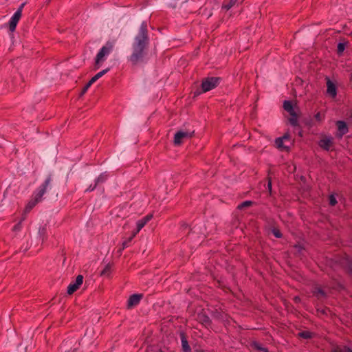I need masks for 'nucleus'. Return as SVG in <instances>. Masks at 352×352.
I'll return each mask as SVG.
<instances>
[{"label": "nucleus", "instance_id": "1", "mask_svg": "<svg viewBox=\"0 0 352 352\" xmlns=\"http://www.w3.org/2000/svg\"><path fill=\"white\" fill-rule=\"evenodd\" d=\"M147 32V23L143 21L140 25L138 34L135 37L133 53L129 58L133 64H137L144 57V51L148 41Z\"/></svg>", "mask_w": 352, "mask_h": 352}, {"label": "nucleus", "instance_id": "2", "mask_svg": "<svg viewBox=\"0 0 352 352\" xmlns=\"http://www.w3.org/2000/svg\"><path fill=\"white\" fill-rule=\"evenodd\" d=\"M115 45L114 41H107L104 45H103L95 58L94 69H99L102 63L107 60L108 56L113 51Z\"/></svg>", "mask_w": 352, "mask_h": 352}, {"label": "nucleus", "instance_id": "3", "mask_svg": "<svg viewBox=\"0 0 352 352\" xmlns=\"http://www.w3.org/2000/svg\"><path fill=\"white\" fill-rule=\"evenodd\" d=\"M52 181L51 176H48L44 182L34 192L32 197L38 201L42 200L43 196L47 191Z\"/></svg>", "mask_w": 352, "mask_h": 352}, {"label": "nucleus", "instance_id": "4", "mask_svg": "<svg viewBox=\"0 0 352 352\" xmlns=\"http://www.w3.org/2000/svg\"><path fill=\"white\" fill-rule=\"evenodd\" d=\"M221 80L218 77H208L201 83V88L204 92L209 91L218 86Z\"/></svg>", "mask_w": 352, "mask_h": 352}, {"label": "nucleus", "instance_id": "5", "mask_svg": "<svg viewBox=\"0 0 352 352\" xmlns=\"http://www.w3.org/2000/svg\"><path fill=\"white\" fill-rule=\"evenodd\" d=\"M83 276L82 275H78L76 280L72 282L67 287V294L71 295L74 293L79 287L82 284Z\"/></svg>", "mask_w": 352, "mask_h": 352}, {"label": "nucleus", "instance_id": "6", "mask_svg": "<svg viewBox=\"0 0 352 352\" xmlns=\"http://www.w3.org/2000/svg\"><path fill=\"white\" fill-rule=\"evenodd\" d=\"M21 16V9H18L14 14L12 16V17L10 19L9 21V29L10 32H14L16 30V25Z\"/></svg>", "mask_w": 352, "mask_h": 352}, {"label": "nucleus", "instance_id": "7", "mask_svg": "<svg viewBox=\"0 0 352 352\" xmlns=\"http://www.w3.org/2000/svg\"><path fill=\"white\" fill-rule=\"evenodd\" d=\"M336 126L338 127L337 137L342 138L344 135L348 133V126L346 123L342 120H338L336 122Z\"/></svg>", "mask_w": 352, "mask_h": 352}, {"label": "nucleus", "instance_id": "8", "mask_svg": "<svg viewBox=\"0 0 352 352\" xmlns=\"http://www.w3.org/2000/svg\"><path fill=\"white\" fill-rule=\"evenodd\" d=\"M191 135L190 133L188 132H186V131H177L175 134V137H174V143L176 145H179L181 144L182 142V140L184 139V138H188L189 137H190Z\"/></svg>", "mask_w": 352, "mask_h": 352}, {"label": "nucleus", "instance_id": "9", "mask_svg": "<svg viewBox=\"0 0 352 352\" xmlns=\"http://www.w3.org/2000/svg\"><path fill=\"white\" fill-rule=\"evenodd\" d=\"M333 143V138L330 136L325 137L322 139H321L319 142L318 145L323 148L325 151H329L331 146Z\"/></svg>", "mask_w": 352, "mask_h": 352}, {"label": "nucleus", "instance_id": "10", "mask_svg": "<svg viewBox=\"0 0 352 352\" xmlns=\"http://www.w3.org/2000/svg\"><path fill=\"white\" fill-rule=\"evenodd\" d=\"M142 297V294H133L131 295L127 302V305L129 307H132L139 304L141 298Z\"/></svg>", "mask_w": 352, "mask_h": 352}, {"label": "nucleus", "instance_id": "11", "mask_svg": "<svg viewBox=\"0 0 352 352\" xmlns=\"http://www.w3.org/2000/svg\"><path fill=\"white\" fill-rule=\"evenodd\" d=\"M327 93L330 96H331L332 97L334 98L337 94L336 87L335 84L333 82H332L330 80H328L327 82Z\"/></svg>", "mask_w": 352, "mask_h": 352}, {"label": "nucleus", "instance_id": "12", "mask_svg": "<svg viewBox=\"0 0 352 352\" xmlns=\"http://www.w3.org/2000/svg\"><path fill=\"white\" fill-rule=\"evenodd\" d=\"M182 347L184 352H191V348L184 333H181Z\"/></svg>", "mask_w": 352, "mask_h": 352}, {"label": "nucleus", "instance_id": "13", "mask_svg": "<svg viewBox=\"0 0 352 352\" xmlns=\"http://www.w3.org/2000/svg\"><path fill=\"white\" fill-rule=\"evenodd\" d=\"M39 201L32 197V199L27 204L25 210L24 215L30 212V210L38 203Z\"/></svg>", "mask_w": 352, "mask_h": 352}, {"label": "nucleus", "instance_id": "14", "mask_svg": "<svg viewBox=\"0 0 352 352\" xmlns=\"http://www.w3.org/2000/svg\"><path fill=\"white\" fill-rule=\"evenodd\" d=\"M110 70V68H107L105 69H103L98 73H97L95 76H94L91 80H89V85L94 84L95 82H96L99 78H100L102 76H103L105 74H107Z\"/></svg>", "mask_w": 352, "mask_h": 352}, {"label": "nucleus", "instance_id": "15", "mask_svg": "<svg viewBox=\"0 0 352 352\" xmlns=\"http://www.w3.org/2000/svg\"><path fill=\"white\" fill-rule=\"evenodd\" d=\"M275 144L276 147L282 151H287L289 148V146L284 144V140L281 138H276Z\"/></svg>", "mask_w": 352, "mask_h": 352}, {"label": "nucleus", "instance_id": "16", "mask_svg": "<svg viewBox=\"0 0 352 352\" xmlns=\"http://www.w3.org/2000/svg\"><path fill=\"white\" fill-rule=\"evenodd\" d=\"M284 109L287 111L289 114L295 113V110L293 107V104L291 101L285 100L283 103Z\"/></svg>", "mask_w": 352, "mask_h": 352}, {"label": "nucleus", "instance_id": "17", "mask_svg": "<svg viewBox=\"0 0 352 352\" xmlns=\"http://www.w3.org/2000/svg\"><path fill=\"white\" fill-rule=\"evenodd\" d=\"M38 234L39 239L41 241L42 243H43V241L46 239V234H47L46 228L44 227L40 228L38 230Z\"/></svg>", "mask_w": 352, "mask_h": 352}, {"label": "nucleus", "instance_id": "18", "mask_svg": "<svg viewBox=\"0 0 352 352\" xmlns=\"http://www.w3.org/2000/svg\"><path fill=\"white\" fill-rule=\"evenodd\" d=\"M108 177V175L106 173H101L96 179L95 183L96 184H100L104 182Z\"/></svg>", "mask_w": 352, "mask_h": 352}, {"label": "nucleus", "instance_id": "19", "mask_svg": "<svg viewBox=\"0 0 352 352\" xmlns=\"http://www.w3.org/2000/svg\"><path fill=\"white\" fill-rule=\"evenodd\" d=\"M290 116H291V117L289 119V122L290 124L293 126H298V116H297V114L296 113V112L292 114H290Z\"/></svg>", "mask_w": 352, "mask_h": 352}, {"label": "nucleus", "instance_id": "20", "mask_svg": "<svg viewBox=\"0 0 352 352\" xmlns=\"http://www.w3.org/2000/svg\"><path fill=\"white\" fill-rule=\"evenodd\" d=\"M135 235H136V234L133 232V234L128 239H126V240H124L122 242V250H124V249H125V248H128L129 246V244H130L131 241L135 236Z\"/></svg>", "mask_w": 352, "mask_h": 352}, {"label": "nucleus", "instance_id": "21", "mask_svg": "<svg viewBox=\"0 0 352 352\" xmlns=\"http://www.w3.org/2000/svg\"><path fill=\"white\" fill-rule=\"evenodd\" d=\"M346 43H344V42H340L338 44L337 52L339 55H341L343 53V52L344 51V50L346 48Z\"/></svg>", "mask_w": 352, "mask_h": 352}, {"label": "nucleus", "instance_id": "22", "mask_svg": "<svg viewBox=\"0 0 352 352\" xmlns=\"http://www.w3.org/2000/svg\"><path fill=\"white\" fill-rule=\"evenodd\" d=\"M333 352H352V349L347 346H338L333 350Z\"/></svg>", "mask_w": 352, "mask_h": 352}, {"label": "nucleus", "instance_id": "23", "mask_svg": "<svg viewBox=\"0 0 352 352\" xmlns=\"http://www.w3.org/2000/svg\"><path fill=\"white\" fill-rule=\"evenodd\" d=\"M136 225L137 229L133 232L137 234L144 227L145 224L144 223L143 221L140 219L137 221Z\"/></svg>", "mask_w": 352, "mask_h": 352}, {"label": "nucleus", "instance_id": "24", "mask_svg": "<svg viewBox=\"0 0 352 352\" xmlns=\"http://www.w3.org/2000/svg\"><path fill=\"white\" fill-rule=\"evenodd\" d=\"M299 336L302 338L308 339L311 338V333L307 331H301L299 333Z\"/></svg>", "mask_w": 352, "mask_h": 352}, {"label": "nucleus", "instance_id": "25", "mask_svg": "<svg viewBox=\"0 0 352 352\" xmlns=\"http://www.w3.org/2000/svg\"><path fill=\"white\" fill-rule=\"evenodd\" d=\"M25 216L23 215V217L21 218V221L14 226L13 231L18 232L21 230V223L25 220Z\"/></svg>", "mask_w": 352, "mask_h": 352}, {"label": "nucleus", "instance_id": "26", "mask_svg": "<svg viewBox=\"0 0 352 352\" xmlns=\"http://www.w3.org/2000/svg\"><path fill=\"white\" fill-rule=\"evenodd\" d=\"M252 204V202L251 201H245L238 206V208L241 209L245 207H248L251 206Z\"/></svg>", "mask_w": 352, "mask_h": 352}, {"label": "nucleus", "instance_id": "27", "mask_svg": "<svg viewBox=\"0 0 352 352\" xmlns=\"http://www.w3.org/2000/svg\"><path fill=\"white\" fill-rule=\"evenodd\" d=\"M254 346L258 350L262 351L263 352H268V349L265 347H262L259 343L258 342H254L253 343Z\"/></svg>", "mask_w": 352, "mask_h": 352}, {"label": "nucleus", "instance_id": "28", "mask_svg": "<svg viewBox=\"0 0 352 352\" xmlns=\"http://www.w3.org/2000/svg\"><path fill=\"white\" fill-rule=\"evenodd\" d=\"M237 0H230V3L223 6V8L228 10H230L236 2Z\"/></svg>", "mask_w": 352, "mask_h": 352}, {"label": "nucleus", "instance_id": "29", "mask_svg": "<svg viewBox=\"0 0 352 352\" xmlns=\"http://www.w3.org/2000/svg\"><path fill=\"white\" fill-rule=\"evenodd\" d=\"M314 293H315L316 296H325L324 292L322 289H320V288H317L316 289V291L314 292Z\"/></svg>", "mask_w": 352, "mask_h": 352}, {"label": "nucleus", "instance_id": "30", "mask_svg": "<svg viewBox=\"0 0 352 352\" xmlns=\"http://www.w3.org/2000/svg\"><path fill=\"white\" fill-rule=\"evenodd\" d=\"M337 203V200L333 195H331L329 197V204L331 206H335Z\"/></svg>", "mask_w": 352, "mask_h": 352}, {"label": "nucleus", "instance_id": "31", "mask_svg": "<svg viewBox=\"0 0 352 352\" xmlns=\"http://www.w3.org/2000/svg\"><path fill=\"white\" fill-rule=\"evenodd\" d=\"M153 217L152 214H148L143 218L141 219L143 221L144 223L146 225Z\"/></svg>", "mask_w": 352, "mask_h": 352}, {"label": "nucleus", "instance_id": "32", "mask_svg": "<svg viewBox=\"0 0 352 352\" xmlns=\"http://www.w3.org/2000/svg\"><path fill=\"white\" fill-rule=\"evenodd\" d=\"M153 217L152 214H148L143 218L141 219L143 221L144 223L146 225Z\"/></svg>", "mask_w": 352, "mask_h": 352}, {"label": "nucleus", "instance_id": "33", "mask_svg": "<svg viewBox=\"0 0 352 352\" xmlns=\"http://www.w3.org/2000/svg\"><path fill=\"white\" fill-rule=\"evenodd\" d=\"M284 142H289L291 144V137L288 133H286L283 136L280 137Z\"/></svg>", "mask_w": 352, "mask_h": 352}, {"label": "nucleus", "instance_id": "34", "mask_svg": "<svg viewBox=\"0 0 352 352\" xmlns=\"http://www.w3.org/2000/svg\"><path fill=\"white\" fill-rule=\"evenodd\" d=\"M272 233L276 238H280L282 236L280 232L277 229H273Z\"/></svg>", "mask_w": 352, "mask_h": 352}, {"label": "nucleus", "instance_id": "35", "mask_svg": "<svg viewBox=\"0 0 352 352\" xmlns=\"http://www.w3.org/2000/svg\"><path fill=\"white\" fill-rule=\"evenodd\" d=\"M314 117H315V119H316L317 121H318V122H320V121H322V116H321V114H320V113H319V112H318V113H317L315 115V116H314Z\"/></svg>", "mask_w": 352, "mask_h": 352}, {"label": "nucleus", "instance_id": "36", "mask_svg": "<svg viewBox=\"0 0 352 352\" xmlns=\"http://www.w3.org/2000/svg\"><path fill=\"white\" fill-rule=\"evenodd\" d=\"M97 185H98V184H96V183H95V184H94V185H90V186H89V188L86 190V191H88V192L93 191V190L96 188V187L97 186Z\"/></svg>", "mask_w": 352, "mask_h": 352}, {"label": "nucleus", "instance_id": "37", "mask_svg": "<svg viewBox=\"0 0 352 352\" xmlns=\"http://www.w3.org/2000/svg\"><path fill=\"white\" fill-rule=\"evenodd\" d=\"M91 85H89V81L87 82V84L85 86V87L82 89V94H85L87 89L91 87Z\"/></svg>", "mask_w": 352, "mask_h": 352}, {"label": "nucleus", "instance_id": "38", "mask_svg": "<svg viewBox=\"0 0 352 352\" xmlns=\"http://www.w3.org/2000/svg\"><path fill=\"white\" fill-rule=\"evenodd\" d=\"M108 270H109V268H108V267H107L104 270H102V272H101V274L105 275Z\"/></svg>", "mask_w": 352, "mask_h": 352}, {"label": "nucleus", "instance_id": "39", "mask_svg": "<svg viewBox=\"0 0 352 352\" xmlns=\"http://www.w3.org/2000/svg\"><path fill=\"white\" fill-rule=\"evenodd\" d=\"M267 187H268L269 190L271 191V190H272V182H271L270 180H269V182H268Z\"/></svg>", "mask_w": 352, "mask_h": 352}, {"label": "nucleus", "instance_id": "40", "mask_svg": "<svg viewBox=\"0 0 352 352\" xmlns=\"http://www.w3.org/2000/svg\"><path fill=\"white\" fill-rule=\"evenodd\" d=\"M295 248H296L299 252H300V251L302 250V247L300 245H295Z\"/></svg>", "mask_w": 352, "mask_h": 352}, {"label": "nucleus", "instance_id": "41", "mask_svg": "<svg viewBox=\"0 0 352 352\" xmlns=\"http://www.w3.org/2000/svg\"><path fill=\"white\" fill-rule=\"evenodd\" d=\"M24 6H25V3H23L19 6V8H18V9H21V14L22 13V10H23V8Z\"/></svg>", "mask_w": 352, "mask_h": 352}, {"label": "nucleus", "instance_id": "42", "mask_svg": "<svg viewBox=\"0 0 352 352\" xmlns=\"http://www.w3.org/2000/svg\"><path fill=\"white\" fill-rule=\"evenodd\" d=\"M299 135H302V132L301 131L299 132Z\"/></svg>", "mask_w": 352, "mask_h": 352}]
</instances>
